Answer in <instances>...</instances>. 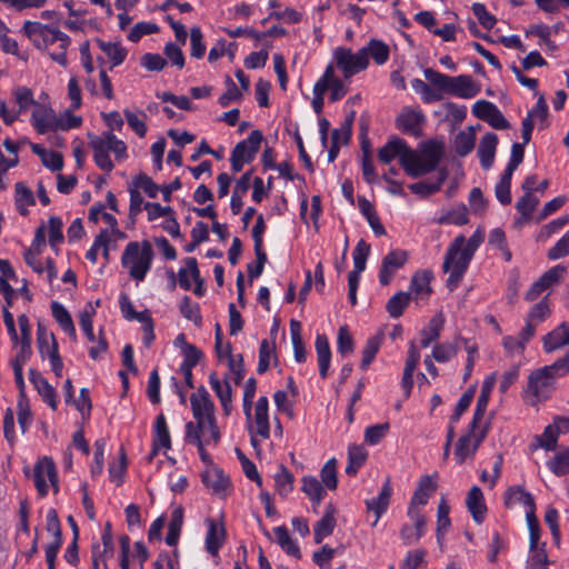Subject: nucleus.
Returning a JSON list of instances; mask_svg holds the SVG:
<instances>
[{
  "mask_svg": "<svg viewBox=\"0 0 569 569\" xmlns=\"http://www.w3.org/2000/svg\"><path fill=\"white\" fill-rule=\"evenodd\" d=\"M22 32L39 49L47 51L50 58L60 66H67V49L71 43L68 34L38 21H24Z\"/></svg>",
  "mask_w": 569,
  "mask_h": 569,
  "instance_id": "obj_1",
  "label": "nucleus"
},
{
  "mask_svg": "<svg viewBox=\"0 0 569 569\" xmlns=\"http://www.w3.org/2000/svg\"><path fill=\"white\" fill-rule=\"evenodd\" d=\"M443 156V143L430 140L419 144L417 150L409 147L402 157V168L411 178L432 172Z\"/></svg>",
  "mask_w": 569,
  "mask_h": 569,
  "instance_id": "obj_2",
  "label": "nucleus"
},
{
  "mask_svg": "<svg viewBox=\"0 0 569 569\" xmlns=\"http://www.w3.org/2000/svg\"><path fill=\"white\" fill-rule=\"evenodd\" d=\"M190 406L194 418L196 432L206 435L210 439H220V431L216 420L214 403L207 389L201 386L190 397Z\"/></svg>",
  "mask_w": 569,
  "mask_h": 569,
  "instance_id": "obj_3",
  "label": "nucleus"
},
{
  "mask_svg": "<svg viewBox=\"0 0 569 569\" xmlns=\"http://www.w3.org/2000/svg\"><path fill=\"white\" fill-rule=\"evenodd\" d=\"M152 246L148 240L129 242L121 256V266L131 279L142 282L152 267Z\"/></svg>",
  "mask_w": 569,
  "mask_h": 569,
  "instance_id": "obj_4",
  "label": "nucleus"
},
{
  "mask_svg": "<svg viewBox=\"0 0 569 569\" xmlns=\"http://www.w3.org/2000/svg\"><path fill=\"white\" fill-rule=\"evenodd\" d=\"M561 377L565 375L553 363L530 372L525 390L528 402L536 406L549 399L556 389L557 380Z\"/></svg>",
  "mask_w": 569,
  "mask_h": 569,
  "instance_id": "obj_5",
  "label": "nucleus"
},
{
  "mask_svg": "<svg viewBox=\"0 0 569 569\" xmlns=\"http://www.w3.org/2000/svg\"><path fill=\"white\" fill-rule=\"evenodd\" d=\"M472 254L465 249V237L462 234L455 238L449 244L442 270L448 273L447 287L450 291L455 290L461 282L465 273L467 272Z\"/></svg>",
  "mask_w": 569,
  "mask_h": 569,
  "instance_id": "obj_6",
  "label": "nucleus"
},
{
  "mask_svg": "<svg viewBox=\"0 0 569 569\" xmlns=\"http://www.w3.org/2000/svg\"><path fill=\"white\" fill-rule=\"evenodd\" d=\"M90 147L93 150V160L96 164L107 173L114 168L109 153L114 154L116 161L121 162L128 158L126 143L118 139L113 132L106 131L101 136L93 137L90 140Z\"/></svg>",
  "mask_w": 569,
  "mask_h": 569,
  "instance_id": "obj_7",
  "label": "nucleus"
},
{
  "mask_svg": "<svg viewBox=\"0 0 569 569\" xmlns=\"http://www.w3.org/2000/svg\"><path fill=\"white\" fill-rule=\"evenodd\" d=\"M247 420V429L253 447H257L262 440L270 437L269 420V400L267 397H260L256 403L243 409Z\"/></svg>",
  "mask_w": 569,
  "mask_h": 569,
  "instance_id": "obj_8",
  "label": "nucleus"
},
{
  "mask_svg": "<svg viewBox=\"0 0 569 569\" xmlns=\"http://www.w3.org/2000/svg\"><path fill=\"white\" fill-rule=\"evenodd\" d=\"M330 64L333 66V69L337 68L341 72L345 80H349L353 76L368 69V60L366 59L365 51L360 49L353 51L343 46L333 49L332 62Z\"/></svg>",
  "mask_w": 569,
  "mask_h": 569,
  "instance_id": "obj_9",
  "label": "nucleus"
},
{
  "mask_svg": "<svg viewBox=\"0 0 569 569\" xmlns=\"http://www.w3.org/2000/svg\"><path fill=\"white\" fill-rule=\"evenodd\" d=\"M487 426H478L470 422L468 431L462 435L456 443L453 455L458 465L473 459L480 443L487 437Z\"/></svg>",
  "mask_w": 569,
  "mask_h": 569,
  "instance_id": "obj_10",
  "label": "nucleus"
},
{
  "mask_svg": "<svg viewBox=\"0 0 569 569\" xmlns=\"http://www.w3.org/2000/svg\"><path fill=\"white\" fill-rule=\"evenodd\" d=\"M262 139V133L259 130H253L247 139L236 144L230 157L231 169L234 172L241 171L244 164L250 163L256 158Z\"/></svg>",
  "mask_w": 569,
  "mask_h": 569,
  "instance_id": "obj_11",
  "label": "nucleus"
},
{
  "mask_svg": "<svg viewBox=\"0 0 569 569\" xmlns=\"http://www.w3.org/2000/svg\"><path fill=\"white\" fill-rule=\"evenodd\" d=\"M37 346L40 357L48 359L51 370L57 377H62L63 362L59 355V346L52 332H48L43 327L39 326L37 331Z\"/></svg>",
  "mask_w": 569,
  "mask_h": 569,
  "instance_id": "obj_12",
  "label": "nucleus"
},
{
  "mask_svg": "<svg viewBox=\"0 0 569 569\" xmlns=\"http://www.w3.org/2000/svg\"><path fill=\"white\" fill-rule=\"evenodd\" d=\"M34 485L41 496H46L49 486H52L54 492H58V473L53 460L43 457L34 466Z\"/></svg>",
  "mask_w": 569,
  "mask_h": 569,
  "instance_id": "obj_13",
  "label": "nucleus"
},
{
  "mask_svg": "<svg viewBox=\"0 0 569 569\" xmlns=\"http://www.w3.org/2000/svg\"><path fill=\"white\" fill-rule=\"evenodd\" d=\"M426 117L421 109L405 107L396 118L397 128L409 136L420 137L422 134Z\"/></svg>",
  "mask_w": 569,
  "mask_h": 569,
  "instance_id": "obj_14",
  "label": "nucleus"
},
{
  "mask_svg": "<svg viewBox=\"0 0 569 569\" xmlns=\"http://www.w3.org/2000/svg\"><path fill=\"white\" fill-rule=\"evenodd\" d=\"M567 269L565 266L557 264L546 271L537 281H535L529 290L526 292L525 299L527 301H535L546 290L557 286L561 282Z\"/></svg>",
  "mask_w": 569,
  "mask_h": 569,
  "instance_id": "obj_15",
  "label": "nucleus"
},
{
  "mask_svg": "<svg viewBox=\"0 0 569 569\" xmlns=\"http://www.w3.org/2000/svg\"><path fill=\"white\" fill-rule=\"evenodd\" d=\"M472 113L480 120L488 122L497 130H505L510 127L508 120L499 108L487 100H479L472 107Z\"/></svg>",
  "mask_w": 569,
  "mask_h": 569,
  "instance_id": "obj_16",
  "label": "nucleus"
},
{
  "mask_svg": "<svg viewBox=\"0 0 569 569\" xmlns=\"http://www.w3.org/2000/svg\"><path fill=\"white\" fill-rule=\"evenodd\" d=\"M204 525L207 527L204 548L210 556L219 558V551L227 537L224 526L213 518H207Z\"/></svg>",
  "mask_w": 569,
  "mask_h": 569,
  "instance_id": "obj_17",
  "label": "nucleus"
},
{
  "mask_svg": "<svg viewBox=\"0 0 569 569\" xmlns=\"http://www.w3.org/2000/svg\"><path fill=\"white\" fill-rule=\"evenodd\" d=\"M113 540L110 525L101 535V540L92 546V569H108V560L113 556Z\"/></svg>",
  "mask_w": 569,
  "mask_h": 569,
  "instance_id": "obj_18",
  "label": "nucleus"
},
{
  "mask_svg": "<svg viewBox=\"0 0 569 569\" xmlns=\"http://www.w3.org/2000/svg\"><path fill=\"white\" fill-rule=\"evenodd\" d=\"M408 517L412 525H403L400 531L406 546H411L420 540L426 532V518L421 510L408 509Z\"/></svg>",
  "mask_w": 569,
  "mask_h": 569,
  "instance_id": "obj_19",
  "label": "nucleus"
},
{
  "mask_svg": "<svg viewBox=\"0 0 569 569\" xmlns=\"http://www.w3.org/2000/svg\"><path fill=\"white\" fill-rule=\"evenodd\" d=\"M56 117L57 113L51 107L39 103L32 110L30 122L38 133L44 134L57 131Z\"/></svg>",
  "mask_w": 569,
  "mask_h": 569,
  "instance_id": "obj_20",
  "label": "nucleus"
},
{
  "mask_svg": "<svg viewBox=\"0 0 569 569\" xmlns=\"http://www.w3.org/2000/svg\"><path fill=\"white\" fill-rule=\"evenodd\" d=\"M408 254L403 250H392L382 260L379 272V281L387 286L392 280L395 273L406 263Z\"/></svg>",
  "mask_w": 569,
  "mask_h": 569,
  "instance_id": "obj_21",
  "label": "nucleus"
},
{
  "mask_svg": "<svg viewBox=\"0 0 569 569\" xmlns=\"http://www.w3.org/2000/svg\"><path fill=\"white\" fill-rule=\"evenodd\" d=\"M480 92V86L469 74L451 77L449 96L461 99H471Z\"/></svg>",
  "mask_w": 569,
  "mask_h": 569,
  "instance_id": "obj_22",
  "label": "nucleus"
},
{
  "mask_svg": "<svg viewBox=\"0 0 569 569\" xmlns=\"http://www.w3.org/2000/svg\"><path fill=\"white\" fill-rule=\"evenodd\" d=\"M171 448V438L169 428L166 421V417L160 413L154 421L152 431V451L149 456V460L161 450L168 451Z\"/></svg>",
  "mask_w": 569,
  "mask_h": 569,
  "instance_id": "obj_23",
  "label": "nucleus"
},
{
  "mask_svg": "<svg viewBox=\"0 0 569 569\" xmlns=\"http://www.w3.org/2000/svg\"><path fill=\"white\" fill-rule=\"evenodd\" d=\"M316 83L323 84V93H326L328 89L330 90L329 98L332 102L342 99L348 92L343 80L335 74L332 64H328L326 67L323 74L320 77V79H318Z\"/></svg>",
  "mask_w": 569,
  "mask_h": 569,
  "instance_id": "obj_24",
  "label": "nucleus"
},
{
  "mask_svg": "<svg viewBox=\"0 0 569 569\" xmlns=\"http://www.w3.org/2000/svg\"><path fill=\"white\" fill-rule=\"evenodd\" d=\"M503 500L505 506L509 509H512L517 506H523L527 508L526 512L532 511L533 515L536 511L533 496L520 486L509 487L505 492Z\"/></svg>",
  "mask_w": 569,
  "mask_h": 569,
  "instance_id": "obj_25",
  "label": "nucleus"
},
{
  "mask_svg": "<svg viewBox=\"0 0 569 569\" xmlns=\"http://www.w3.org/2000/svg\"><path fill=\"white\" fill-rule=\"evenodd\" d=\"M569 345V323L562 322L542 338L546 353H552Z\"/></svg>",
  "mask_w": 569,
  "mask_h": 569,
  "instance_id": "obj_26",
  "label": "nucleus"
},
{
  "mask_svg": "<svg viewBox=\"0 0 569 569\" xmlns=\"http://www.w3.org/2000/svg\"><path fill=\"white\" fill-rule=\"evenodd\" d=\"M209 383L221 403L223 413L226 416L230 415L232 410V389L229 381L221 380L216 372H211Z\"/></svg>",
  "mask_w": 569,
  "mask_h": 569,
  "instance_id": "obj_27",
  "label": "nucleus"
},
{
  "mask_svg": "<svg viewBox=\"0 0 569 569\" xmlns=\"http://www.w3.org/2000/svg\"><path fill=\"white\" fill-rule=\"evenodd\" d=\"M391 495L392 487L390 485V481L387 480L381 487L379 495L376 498L367 500L366 505L368 511H372L375 513V521L372 526H376L381 516L387 511Z\"/></svg>",
  "mask_w": 569,
  "mask_h": 569,
  "instance_id": "obj_28",
  "label": "nucleus"
},
{
  "mask_svg": "<svg viewBox=\"0 0 569 569\" xmlns=\"http://www.w3.org/2000/svg\"><path fill=\"white\" fill-rule=\"evenodd\" d=\"M30 380L41 396L42 400L52 409L57 410L58 399L54 388L39 372L33 369L29 371Z\"/></svg>",
  "mask_w": 569,
  "mask_h": 569,
  "instance_id": "obj_29",
  "label": "nucleus"
},
{
  "mask_svg": "<svg viewBox=\"0 0 569 569\" xmlns=\"http://www.w3.org/2000/svg\"><path fill=\"white\" fill-rule=\"evenodd\" d=\"M360 50L365 51L368 66L370 64V59L377 66H383L390 57L389 46L379 39H370L366 46L360 48Z\"/></svg>",
  "mask_w": 569,
  "mask_h": 569,
  "instance_id": "obj_30",
  "label": "nucleus"
},
{
  "mask_svg": "<svg viewBox=\"0 0 569 569\" xmlns=\"http://www.w3.org/2000/svg\"><path fill=\"white\" fill-rule=\"evenodd\" d=\"M432 272L429 270L417 271L410 282V292L416 300H426L431 293L430 282Z\"/></svg>",
  "mask_w": 569,
  "mask_h": 569,
  "instance_id": "obj_31",
  "label": "nucleus"
},
{
  "mask_svg": "<svg viewBox=\"0 0 569 569\" xmlns=\"http://www.w3.org/2000/svg\"><path fill=\"white\" fill-rule=\"evenodd\" d=\"M466 506L471 513L473 520L477 523H481L485 519L487 507L483 498V493L481 489L477 486H473L466 498Z\"/></svg>",
  "mask_w": 569,
  "mask_h": 569,
  "instance_id": "obj_32",
  "label": "nucleus"
},
{
  "mask_svg": "<svg viewBox=\"0 0 569 569\" xmlns=\"http://www.w3.org/2000/svg\"><path fill=\"white\" fill-rule=\"evenodd\" d=\"M498 137L493 132H487L480 140L478 147V157L483 169H489L493 164Z\"/></svg>",
  "mask_w": 569,
  "mask_h": 569,
  "instance_id": "obj_33",
  "label": "nucleus"
},
{
  "mask_svg": "<svg viewBox=\"0 0 569 569\" xmlns=\"http://www.w3.org/2000/svg\"><path fill=\"white\" fill-rule=\"evenodd\" d=\"M409 149L407 142L400 138L389 140L378 152V158L383 163H390L396 158L399 159L402 166V157Z\"/></svg>",
  "mask_w": 569,
  "mask_h": 569,
  "instance_id": "obj_34",
  "label": "nucleus"
},
{
  "mask_svg": "<svg viewBox=\"0 0 569 569\" xmlns=\"http://www.w3.org/2000/svg\"><path fill=\"white\" fill-rule=\"evenodd\" d=\"M51 313L61 330L69 336L70 339L77 341V331L70 312L64 306L58 301L51 303Z\"/></svg>",
  "mask_w": 569,
  "mask_h": 569,
  "instance_id": "obj_35",
  "label": "nucleus"
},
{
  "mask_svg": "<svg viewBox=\"0 0 569 569\" xmlns=\"http://www.w3.org/2000/svg\"><path fill=\"white\" fill-rule=\"evenodd\" d=\"M436 488V482L430 476L422 477L408 509L420 510V507L427 505Z\"/></svg>",
  "mask_w": 569,
  "mask_h": 569,
  "instance_id": "obj_36",
  "label": "nucleus"
},
{
  "mask_svg": "<svg viewBox=\"0 0 569 569\" xmlns=\"http://www.w3.org/2000/svg\"><path fill=\"white\" fill-rule=\"evenodd\" d=\"M202 481L208 489L218 496H224L229 487V479L217 468H209L202 475Z\"/></svg>",
  "mask_w": 569,
  "mask_h": 569,
  "instance_id": "obj_37",
  "label": "nucleus"
},
{
  "mask_svg": "<svg viewBox=\"0 0 569 569\" xmlns=\"http://www.w3.org/2000/svg\"><path fill=\"white\" fill-rule=\"evenodd\" d=\"M40 251H34L33 249H28L24 251L23 258L26 263L32 268V270L37 273H47L48 280L51 282L57 277V270L54 268L52 259L48 258L46 261V267L39 259Z\"/></svg>",
  "mask_w": 569,
  "mask_h": 569,
  "instance_id": "obj_38",
  "label": "nucleus"
},
{
  "mask_svg": "<svg viewBox=\"0 0 569 569\" xmlns=\"http://www.w3.org/2000/svg\"><path fill=\"white\" fill-rule=\"evenodd\" d=\"M315 347L318 357L319 375L325 379L328 375L331 361V350L328 338L325 335H317Z\"/></svg>",
  "mask_w": 569,
  "mask_h": 569,
  "instance_id": "obj_39",
  "label": "nucleus"
},
{
  "mask_svg": "<svg viewBox=\"0 0 569 569\" xmlns=\"http://www.w3.org/2000/svg\"><path fill=\"white\" fill-rule=\"evenodd\" d=\"M99 49L107 56L111 67L120 66L127 58L128 50L120 42L97 40Z\"/></svg>",
  "mask_w": 569,
  "mask_h": 569,
  "instance_id": "obj_40",
  "label": "nucleus"
},
{
  "mask_svg": "<svg viewBox=\"0 0 569 569\" xmlns=\"http://www.w3.org/2000/svg\"><path fill=\"white\" fill-rule=\"evenodd\" d=\"M179 284L182 289L189 290L191 281L200 282V272L196 258L189 257L184 259V267L178 272Z\"/></svg>",
  "mask_w": 569,
  "mask_h": 569,
  "instance_id": "obj_41",
  "label": "nucleus"
},
{
  "mask_svg": "<svg viewBox=\"0 0 569 569\" xmlns=\"http://www.w3.org/2000/svg\"><path fill=\"white\" fill-rule=\"evenodd\" d=\"M301 490L315 505H319L325 496L326 489L322 483L313 476H303L301 478Z\"/></svg>",
  "mask_w": 569,
  "mask_h": 569,
  "instance_id": "obj_42",
  "label": "nucleus"
},
{
  "mask_svg": "<svg viewBox=\"0 0 569 569\" xmlns=\"http://www.w3.org/2000/svg\"><path fill=\"white\" fill-rule=\"evenodd\" d=\"M368 458V451L361 445H350L348 447V463L346 473L355 476L358 470L365 465Z\"/></svg>",
  "mask_w": 569,
  "mask_h": 569,
  "instance_id": "obj_43",
  "label": "nucleus"
},
{
  "mask_svg": "<svg viewBox=\"0 0 569 569\" xmlns=\"http://www.w3.org/2000/svg\"><path fill=\"white\" fill-rule=\"evenodd\" d=\"M186 439L188 442L193 443L198 447L199 455L203 461H207L209 455L204 450V446L211 443H218L220 439H208L206 435L196 432L193 422L190 421L186 425Z\"/></svg>",
  "mask_w": 569,
  "mask_h": 569,
  "instance_id": "obj_44",
  "label": "nucleus"
},
{
  "mask_svg": "<svg viewBox=\"0 0 569 569\" xmlns=\"http://www.w3.org/2000/svg\"><path fill=\"white\" fill-rule=\"evenodd\" d=\"M546 466L557 477L569 476V446L556 452Z\"/></svg>",
  "mask_w": 569,
  "mask_h": 569,
  "instance_id": "obj_45",
  "label": "nucleus"
},
{
  "mask_svg": "<svg viewBox=\"0 0 569 569\" xmlns=\"http://www.w3.org/2000/svg\"><path fill=\"white\" fill-rule=\"evenodd\" d=\"M273 479L274 490L279 496L286 498L292 492L295 477L284 466H280L278 468V471L274 473Z\"/></svg>",
  "mask_w": 569,
  "mask_h": 569,
  "instance_id": "obj_46",
  "label": "nucleus"
},
{
  "mask_svg": "<svg viewBox=\"0 0 569 569\" xmlns=\"http://www.w3.org/2000/svg\"><path fill=\"white\" fill-rule=\"evenodd\" d=\"M14 191L17 210L21 216H27L29 212L28 208L36 203L33 192L23 182H17Z\"/></svg>",
  "mask_w": 569,
  "mask_h": 569,
  "instance_id": "obj_47",
  "label": "nucleus"
},
{
  "mask_svg": "<svg viewBox=\"0 0 569 569\" xmlns=\"http://www.w3.org/2000/svg\"><path fill=\"white\" fill-rule=\"evenodd\" d=\"M336 527L333 509L328 507L325 515L313 528L315 541L320 543L326 537L330 536Z\"/></svg>",
  "mask_w": 569,
  "mask_h": 569,
  "instance_id": "obj_48",
  "label": "nucleus"
},
{
  "mask_svg": "<svg viewBox=\"0 0 569 569\" xmlns=\"http://www.w3.org/2000/svg\"><path fill=\"white\" fill-rule=\"evenodd\" d=\"M439 224H455L463 226L469 222L467 208L465 204H459L450 210L443 211L438 218Z\"/></svg>",
  "mask_w": 569,
  "mask_h": 569,
  "instance_id": "obj_49",
  "label": "nucleus"
},
{
  "mask_svg": "<svg viewBox=\"0 0 569 569\" xmlns=\"http://www.w3.org/2000/svg\"><path fill=\"white\" fill-rule=\"evenodd\" d=\"M12 97L14 102L18 106V111L20 113L27 112L30 108H36L39 102L36 101L33 92L31 89L20 86L12 90Z\"/></svg>",
  "mask_w": 569,
  "mask_h": 569,
  "instance_id": "obj_50",
  "label": "nucleus"
},
{
  "mask_svg": "<svg viewBox=\"0 0 569 569\" xmlns=\"http://www.w3.org/2000/svg\"><path fill=\"white\" fill-rule=\"evenodd\" d=\"M423 76L431 83L433 90L441 94L442 100L443 96L448 94L451 77L430 68L423 70Z\"/></svg>",
  "mask_w": 569,
  "mask_h": 569,
  "instance_id": "obj_51",
  "label": "nucleus"
},
{
  "mask_svg": "<svg viewBox=\"0 0 569 569\" xmlns=\"http://www.w3.org/2000/svg\"><path fill=\"white\" fill-rule=\"evenodd\" d=\"M443 326V318L441 315L433 316L428 322L427 327L421 331V347L427 348L440 337V331Z\"/></svg>",
  "mask_w": 569,
  "mask_h": 569,
  "instance_id": "obj_52",
  "label": "nucleus"
},
{
  "mask_svg": "<svg viewBox=\"0 0 569 569\" xmlns=\"http://www.w3.org/2000/svg\"><path fill=\"white\" fill-rule=\"evenodd\" d=\"M274 538L278 545L289 556L300 558V548L297 542L290 537L289 531L284 527H277L273 530Z\"/></svg>",
  "mask_w": 569,
  "mask_h": 569,
  "instance_id": "obj_53",
  "label": "nucleus"
},
{
  "mask_svg": "<svg viewBox=\"0 0 569 569\" xmlns=\"http://www.w3.org/2000/svg\"><path fill=\"white\" fill-rule=\"evenodd\" d=\"M559 437L560 435L556 430V427L550 423L540 436L536 437V442L532 445V448H542L547 451H552L557 448Z\"/></svg>",
  "mask_w": 569,
  "mask_h": 569,
  "instance_id": "obj_54",
  "label": "nucleus"
},
{
  "mask_svg": "<svg viewBox=\"0 0 569 569\" xmlns=\"http://www.w3.org/2000/svg\"><path fill=\"white\" fill-rule=\"evenodd\" d=\"M411 300V293L400 291L387 302L386 309L391 318H399Z\"/></svg>",
  "mask_w": 569,
  "mask_h": 569,
  "instance_id": "obj_55",
  "label": "nucleus"
},
{
  "mask_svg": "<svg viewBox=\"0 0 569 569\" xmlns=\"http://www.w3.org/2000/svg\"><path fill=\"white\" fill-rule=\"evenodd\" d=\"M179 310L186 319L192 321L197 327H200L202 325L200 307L197 302H193L188 296H184L180 300Z\"/></svg>",
  "mask_w": 569,
  "mask_h": 569,
  "instance_id": "obj_56",
  "label": "nucleus"
},
{
  "mask_svg": "<svg viewBox=\"0 0 569 569\" xmlns=\"http://www.w3.org/2000/svg\"><path fill=\"white\" fill-rule=\"evenodd\" d=\"M382 343V336L380 333L370 337L367 340V343L362 350V360L360 363V368L366 370L370 363L373 361L376 355L378 353Z\"/></svg>",
  "mask_w": 569,
  "mask_h": 569,
  "instance_id": "obj_57",
  "label": "nucleus"
},
{
  "mask_svg": "<svg viewBox=\"0 0 569 569\" xmlns=\"http://www.w3.org/2000/svg\"><path fill=\"white\" fill-rule=\"evenodd\" d=\"M94 315H96V310L91 303H88L79 313L80 328L82 329L87 339L90 342L96 341V337L93 333V325H92Z\"/></svg>",
  "mask_w": 569,
  "mask_h": 569,
  "instance_id": "obj_58",
  "label": "nucleus"
},
{
  "mask_svg": "<svg viewBox=\"0 0 569 569\" xmlns=\"http://www.w3.org/2000/svg\"><path fill=\"white\" fill-rule=\"evenodd\" d=\"M450 507L442 498L438 505L437 511V539L440 542L445 532L449 529L451 521L449 518Z\"/></svg>",
  "mask_w": 569,
  "mask_h": 569,
  "instance_id": "obj_59",
  "label": "nucleus"
},
{
  "mask_svg": "<svg viewBox=\"0 0 569 569\" xmlns=\"http://www.w3.org/2000/svg\"><path fill=\"white\" fill-rule=\"evenodd\" d=\"M16 350L14 357L11 360V366L23 367L32 355L31 339H20L18 342L12 343Z\"/></svg>",
  "mask_w": 569,
  "mask_h": 569,
  "instance_id": "obj_60",
  "label": "nucleus"
},
{
  "mask_svg": "<svg viewBox=\"0 0 569 569\" xmlns=\"http://www.w3.org/2000/svg\"><path fill=\"white\" fill-rule=\"evenodd\" d=\"M475 143L476 136L473 131H461L457 134L455 140L456 152L459 156L465 157L472 151V149L475 148Z\"/></svg>",
  "mask_w": 569,
  "mask_h": 569,
  "instance_id": "obj_61",
  "label": "nucleus"
},
{
  "mask_svg": "<svg viewBox=\"0 0 569 569\" xmlns=\"http://www.w3.org/2000/svg\"><path fill=\"white\" fill-rule=\"evenodd\" d=\"M274 353V345L273 342L263 339L260 343L259 348V362L257 367V371L261 375L264 373L271 365V360Z\"/></svg>",
  "mask_w": 569,
  "mask_h": 569,
  "instance_id": "obj_62",
  "label": "nucleus"
},
{
  "mask_svg": "<svg viewBox=\"0 0 569 569\" xmlns=\"http://www.w3.org/2000/svg\"><path fill=\"white\" fill-rule=\"evenodd\" d=\"M321 483L329 490L337 488V460L335 458L329 459L320 471Z\"/></svg>",
  "mask_w": 569,
  "mask_h": 569,
  "instance_id": "obj_63",
  "label": "nucleus"
},
{
  "mask_svg": "<svg viewBox=\"0 0 569 569\" xmlns=\"http://www.w3.org/2000/svg\"><path fill=\"white\" fill-rule=\"evenodd\" d=\"M126 120L129 127L140 137L143 138L147 133L146 119L147 116L144 112H133L128 109L123 111Z\"/></svg>",
  "mask_w": 569,
  "mask_h": 569,
  "instance_id": "obj_64",
  "label": "nucleus"
}]
</instances>
